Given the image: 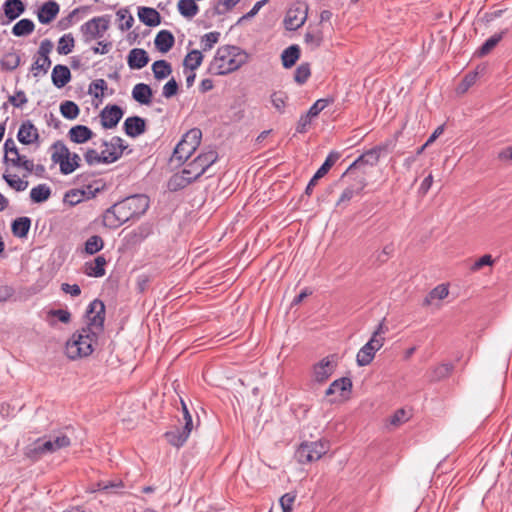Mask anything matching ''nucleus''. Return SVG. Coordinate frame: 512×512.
I'll return each instance as SVG.
<instances>
[{"mask_svg":"<svg viewBox=\"0 0 512 512\" xmlns=\"http://www.w3.org/2000/svg\"><path fill=\"white\" fill-rule=\"evenodd\" d=\"M51 79L57 88H62L71 80V72L67 66L57 64L52 70Z\"/></svg>","mask_w":512,"mask_h":512,"instance_id":"a878e982","label":"nucleus"},{"mask_svg":"<svg viewBox=\"0 0 512 512\" xmlns=\"http://www.w3.org/2000/svg\"><path fill=\"white\" fill-rule=\"evenodd\" d=\"M105 306L94 300L87 310V325L73 333L66 343L65 352L69 359L76 360L90 356L99 336L103 333Z\"/></svg>","mask_w":512,"mask_h":512,"instance_id":"f257e3e1","label":"nucleus"},{"mask_svg":"<svg viewBox=\"0 0 512 512\" xmlns=\"http://www.w3.org/2000/svg\"><path fill=\"white\" fill-rule=\"evenodd\" d=\"M339 155L337 153H330L328 157L326 158L325 162L321 165V167L316 171L312 179L309 181L305 193L307 195H311L313 188L316 186L318 180L322 178L324 175L328 173L330 168L334 165V163L337 161Z\"/></svg>","mask_w":512,"mask_h":512,"instance_id":"f3484780","label":"nucleus"},{"mask_svg":"<svg viewBox=\"0 0 512 512\" xmlns=\"http://www.w3.org/2000/svg\"><path fill=\"white\" fill-rule=\"evenodd\" d=\"M365 185L366 184H365L364 180L362 179L358 183L356 188L355 187H347L346 189H344V191L342 192V194L339 197L337 205H339L343 202L350 201L355 194L359 193L360 191H362L364 189Z\"/></svg>","mask_w":512,"mask_h":512,"instance_id":"8fccbe9b","label":"nucleus"},{"mask_svg":"<svg viewBox=\"0 0 512 512\" xmlns=\"http://www.w3.org/2000/svg\"><path fill=\"white\" fill-rule=\"evenodd\" d=\"M248 54L233 45L220 46L210 63L209 70L215 75H226L238 70L248 61Z\"/></svg>","mask_w":512,"mask_h":512,"instance_id":"20e7f679","label":"nucleus"},{"mask_svg":"<svg viewBox=\"0 0 512 512\" xmlns=\"http://www.w3.org/2000/svg\"><path fill=\"white\" fill-rule=\"evenodd\" d=\"M178 91V84L174 79H170L164 86H163V96L166 98H171L174 96Z\"/></svg>","mask_w":512,"mask_h":512,"instance_id":"0e129e2a","label":"nucleus"},{"mask_svg":"<svg viewBox=\"0 0 512 512\" xmlns=\"http://www.w3.org/2000/svg\"><path fill=\"white\" fill-rule=\"evenodd\" d=\"M8 19L14 20L24 11V4L21 0H7L4 7Z\"/></svg>","mask_w":512,"mask_h":512,"instance_id":"f704fd0d","label":"nucleus"},{"mask_svg":"<svg viewBox=\"0 0 512 512\" xmlns=\"http://www.w3.org/2000/svg\"><path fill=\"white\" fill-rule=\"evenodd\" d=\"M478 77L477 72L468 73L463 80L459 83L456 88V92L458 94H464L468 91V89L476 83Z\"/></svg>","mask_w":512,"mask_h":512,"instance_id":"603ef678","label":"nucleus"},{"mask_svg":"<svg viewBox=\"0 0 512 512\" xmlns=\"http://www.w3.org/2000/svg\"><path fill=\"white\" fill-rule=\"evenodd\" d=\"M493 264L494 260L492 256L490 254H485L474 262V264L470 267V270L472 272H477L484 266H492Z\"/></svg>","mask_w":512,"mask_h":512,"instance_id":"bf43d9fd","label":"nucleus"},{"mask_svg":"<svg viewBox=\"0 0 512 512\" xmlns=\"http://www.w3.org/2000/svg\"><path fill=\"white\" fill-rule=\"evenodd\" d=\"M329 450V443L325 440L302 443L297 451L296 458L299 463L306 464L319 460Z\"/></svg>","mask_w":512,"mask_h":512,"instance_id":"9d476101","label":"nucleus"},{"mask_svg":"<svg viewBox=\"0 0 512 512\" xmlns=\"http://www.w3.org/2000/svg\"><path fill=\"white\" fill-rule=\"evenodd\" d=\"M3 178L7 184L16 191H24L28 187V181L21 179L15 174L4 173Z\"/></svg>","mask_w":512,"mask_h":512,"instance_id":"49530a36","label":"nucleus"},{"mask_svg":"<svg viewBox=\"0 0 512 512\" xmlns=\"http://www.w3.org/2000/svg\"><path fill=\"white\" fill-rule=\"evenodd\" d=\"M5 161L11 163L14 167L22 168L26 171L24 177H27L34 170V163L25 155H21L17 147H12L5 155Z\"/></svg>","mask_w":512,"mask_h":512,"instance_id":"4468645a","label":"nucleus"},{"mask_svg":"<svg viewBox=\"0 0 512 512\" xmlns=\"http://www.w3.org/2000/svg\"><path fill=\"white\" fill-rule=\"evenodd\" d=\"M329 104L327 99H318L308 110V114L311 118L316 117L322 110H324Z\"/></svg>","mask_w":512,"mask_h":512,"instance_id":"680f3d73","label":"nucleus"},{"mask_svg":"<svg viewBox=\"0 0 512 512\" xmlns=\"http://www.w3.org/2000/svg\"><path fill=\"white\" fill-rule=\"evenodd\" d=\"M287 100H288L287 94L282 91L274 92L271 95V102H272L273 106L275 107V109H277L281 113L284 111Z\"/></svg>","mask_w":512,"mask_h":512,"instance_id":"4d7b16f0","label":"nucleus"},{"mask_svg":"<svg viewBox=\"0 0 512 512\" xmlns=\"http://www.w3.org/2000/svg\"><path fill=\"white\" fill-rule=\"evenodd\" d=\"M75 46V40L71 33L64 34L59 40L57 45V52L60 55H68L71 53Z\"/></svg>","mask_w":512,"mask_h":512,"instance_id":"a19ab883","label":"nucleus"},{"mask_svg":"<svg viewBox=\"0 0 512 512\" xmlns=\"http://www.w3.org/2000/svg\"><path fill=\"white\" fill-rule=\"evenodd\" d=\"M110 19L109 16H98L90 19L81 26V32L85 41L102 38L106 31L109 29Z\"/></svg>","mask_w":512,"mask_h":512,"instance_id":"f8f14e48","label":"nucleus"},{"mask_svg":"<svg viewBox=\"0 0 512 512\" xmlns=\"http://www.w3.org/2000/svg\"><path fill=\"white\" fill-rule=\"evenodd\" d=\"M101 125L106 129L114 128L123 116V110L117 105L106 106L100 112Z\"/></svg>","mask_w":512,"mask_h":512,"instance_id":"2eb2a0df","label":"nucleus"},{"mask_svg":"<svg viewBox=\"0 0 512 512\" xmlns=\"http://www.w3.org/2000/svg\"><path fill=\"white\" fill-rule=\"evenodd\" d=\"M178 11L186 18H193L199 12V7L195 0H179Z\"/></svg>","mask_w":512,"mask_h":512,"instance_id":"c9c22d12","label":"nucleus"},{"mask_svg":"<svg viewBox=\"0 0 512 512\" xmlns=\"http://www.w3.org/2000/svg\"><path fill=\"white\" fill-rule=\"evenodd\" d=\"M21 58L16 52H7L1 59V68L3 70L12 71L20 65Z\"/></svg>","mask_w":512,"mask_h":512,"instance_id":"79ce46f5","label":"nucleus"},{"mask_svg":"<svg viewBox=\"0 0 512 512\" xmlns=\"http://www.w3.org/2000/svg\"><path fill=\"white\" fill-rule=\"evenodd\" d=\"M132 98L141 105H150L152 103L153 91L145 83H138L132 89Z\"/></svg>","mask_w":512,"mask_h":512,"instance_id":"5701e85b","label":"nucleus"},{"mask_svg":"<svg viewBox=\"0 0 512 512\" xmlns=\"http://www.w3.org/2000/svg\"><path fill=\"white\" fill-rule=\"evenodd\" d=\"M149 207V198L137 194L114 204L107 209L102 217L103 225L109 229H116L132 218L143 215Z\"/></svg>","mask_w":512,"mask_h":512,"instance_id":"f03ea898","label":"nucleus"},{"mask_svg":"<svg viewBox=\"0 0 512 512\" xmlns=\"http://www.w3.org/2000/svg\"><path fill=\"white\" fill-rule=\"evenodd\" d=\"M106 89V81L104 79H96L89 85V94L94 98L101 99Z\"/></svg>","mask_w":512,"mask_h":512,"instance_id":"3c124183","label":"nucleus"},{"mask_svg":"<svg viewBox=\"0 0 512 512\" xmlns=\"http://www.w3.org/2000/svg\"><path fill=\"white\" fill-rule=\"evenodd\" d=\"M60 112L64 118L74 120L78 117L80 109L75 102L67 100L61 103Z\"/></svg>","mask_w":512,"mask_h":512,"instance_id":"c03bdc74","label":"nucleus"},{"mask_svg":"<svg viewBox=\"0 0 512 512\" xmlns=\"http://www.w3.org/2000/svg\"><path fill=\"white\" fill-rule=\"evenodd\" d=\"M59 13V5L55 1L44 3L38 11V20L42 24H49Z\"/></svg>","mask_w":512,"mask_h":512,"instance_id":"393cba45","label":"nucleus"},{"mask_svg":"<svg viewBox=\"0 0 512 512\" xmlns=\"http://www.w3.org/2000/svg\"><path fill=\"white\" fill-rule=\"evenodd\" d=\"M352 389V381L350 378L343 377L340 379H337L333 381L328 389L326 390L325 394L326 396L339 394L340 396H343L345 392H350Z\"/></svg>","mask_w":512,"mask_h":512,"instance_id":"c756f323","label":"nucleus"},{"mask_svg":"<svg viewBox=\"0 0 512 512\" xmlns=\"http://www.w3.org/2000/svg\"><path fill=\"white\" fill-rule=\"evenodd\" d=\"M106 264L107 261L105 257L99 255L94 260L85 263L84 273L89 277H103L106 273Z\"/></svg>","mask_w":512,"mask_h":512,"instance_id":"412c9836","label":"nucleus"},{"mask_svg":"<svg viewBox=\"0 0 512 512\" xmlns=\"http://www.w3.org/2000/svg\"><path fill=\"white\" fill-rule=\"evenodd\" d=\"M218 154L209 150L198 155L193 161L187 163L180 174L173 176L172 181L177 185L185 186L199 178L212 164L216 162Z\"/></svg>","mask_w":512,"mask_h":512,"instance_id":"39448f33","label":"nucleus"},{"mask_svg":"<svg viewBox=\"0 0 512 512\" xmlns=\"http://www.w3.org/2000/svg\"><path fill=\"white\" fill-rule=\"evenodd\" d=\"M300 57V49L297 45L286 48L281 55L282 64L285 68H291Z\"/></svg>","mask_w":512,"mask_h":512,"instance_id":"473e14b6","label":"nucleus"},{"mask_svg":"<svg viewBox=\"0 0 512 512\" xmlns=\"http://www.w3.org/2000/svg\"><path fill=\"white\" fill-rule=\"evenodd\" d=\"M175 38L168 30H161L157 33L154 44L156 49L161 53H167L174 45Z\"/></svg>","mask_w":512,"mask_h":512,"instance_id":"cd10ccee","label":"nucleus"},{"mask_svg":"<svg viewBox=\"0 0 512 512\" xmlns=\"http://www.w3.org/2000/svg\"><path fill=\"white\" fill-rule=\"evenodd\" d=\"M379 148L371 149L361 156H359L347 169L345 174L352 173L353 170L359 168L362 165H375L379 160Z\"/></svg>","mask_w":512,"mask_h":512,"instance_id":"4be33fe9","label":"nucleus"},{"mask_svg":"<svg viewBox=\"0 0 512 512\" xmlns=\"http://www.w3.org/2000/svg\"><path fill=\"white\" fill-rule=\"evenodd\" d=\"M104 246L103 239L98 235H93L89 237L85 243V251L86 253L93 255L100 251Z\"/></svg>","mask_w":512,"mask_h":512,"instance_id":"09e8293b","label":"nucleus"},{"mask_svg":"<svg viewBox=\"0 0 512 512\" xmlns=\"http://www.w3.org/2000/svg\"><path fill=\"white\" fill-rule=\"evenodd\" d=\"M452 365L448 363H441L435 365L429 370V379L431 381H440L447 378L452 372Z\"/></svg>","mask_w":512,"mask_h":512,"instance_id":"2f4dec72","label":"nucleus"},{"mask_svg":"<svg viewBox=\"0 0 512 512\" xmlns=\"http://www.w3.org/2000/svg\"><path fill=\"white\" fill-rule=\"evenodd\" d=\"M104 186L102 180H94L81 189L69 190L64 196V201L70 205H77L86 199L95 197L98 192L104 189Z\"/></svg>","mask_w":512,"mask_h":512,"instance_id":"9b49d317","label":"nucleus"},{"mask_svg":"<svg viewBox=\"0 0 512 512\" xmlns=\"http://www.w3.org/2000/svg\"><path fill=\"white\" fill-rule=\"evenodd\" d=\"M311 76V69L308 63H303L299 65L295 71L294 80L302 85L304 84L309 77Z\"/></svg>","mask_w":512,"mask_h":512,"instance_id":"864d4df0","label":"nucleus"},{"mask_svg":"<svg viewBox=\"0 0 512 512\" xmlns=\"http://www.w3.org/2000/svg\"><path fill=\"white\" fill-rule=\"evenodd\" d=\"M387 332L388 327L385 324L384 318L372 333L369 341L358 351L356 355V362L358 366H367L373 361L376 352L379 351L385 343V334Z\"/></svg>","mask_w":512,"mask_h":512,"instance_id":"423d86ee","label":"nucleus"},{"mask_svg":"<svg viewBox=\"0 0 512 512\" xmlns=\"http://www.w3.org/2000/svg\"><path fill=\"white\" fill-rule=\"evenodd\" d=\"M118 28L121 31L129 30L134 24V18L128 9L122 8L116 12Z\"/></svg>","mask_w":512,"mask_h":512,"instance_id":"e433bc0d","label":"nucleus"},{"mask_svg":"<svg viewBox=\"0 0 512 512\" xmlns=\"http://www.w3.org/2000/svg\"><path fill=\"white\" fill-rule=\"evenodd\" d=\"M184 421H185V425L181 432L169 431L165 434L167 441L173 446H176V447L182 446L186 442V440L188 439V437L192 431V428H193L192 417L188 416L187 420H184Z\"/></svg>","mask_w":512,"mask_h":512,"instance_id":"dca6fc26","label":"nucleus"},{"mask_svg":"<svg viewBox=\"0 0 512 512\" xmlns=\"http://www.w3.org/2000/svg\"><path fill=\"white\" fill-rule=\"evenodd\" d=\"M71 441L65 434L56 435L53 439L46 441L37 440L32 446L26 449V456L38 460L42 456L54 453L62 448L70 446Z\"/></svg>","mask_w":512,"mask_h":512,"instance_id":"6e6552de","label":"nucleus"},{"mask_svg":"<svg viewBox=\"0 0 512 512\" xmlns=\"http://www.w3.org/2000/svg\"><path fill=\"white\" fill-rule=\"evenodd\" d=\"M337 363L334 356H327L313 366V380L318 383L326 382L334 373Z\"/></svg>","mask_w":512,"mask_h":512,"instance_id":"ddd939ff","label":"nucleus"},{"mask_svg":"<svg viewBox=\"0 0 512 512\" xmlns=\"http://www.w3.org/2000/svg\"><path fill=\"white\" fill-rule=\"evenodd\" d=\"M128 65L131 69H141L149 62V57L144 49L134 48L128 54Z\"/></svg>","mask_w":512,"mask_h":512,"instance_id":"bb28decb","label":"nucleus"},{"mask_svg":"<svg viewBox=\"0 0 512 512\" xmlns=\"http://www.w3.org/2000/svg\"><path fill=\"white\" fill-rule=\"evenodd\" d=\"M152 71L156 79L162 80L171 74L172 68L167 61L158 60L152 64Z\"/></svg>","mask_w":512,"mask_h":512,"instance_id":"ea45409f","label":"nucleus"},{"mask_svg":"<svg viewBox=\"0 0 512 512\" xmlns=\"http://www.w3.org/2000/svg\"><path fill=\"white\" fill-rule=\"evenodd\" d=\"M93 136V131L85 125L73 126L68 132L69 139L77 144L86 143L91 140Z\"/></svg>","mask_w":512,"mask_h":512,"instance_id":"b1692460","label":"nucleus"},{"mask_svg":"<svg viewBox=\"0 0 512 512\" xmlns=\"http://www.w3.org/2000/svg\"><path fill=\"white\" fill-rule=\"evenodd\" d=\"M449 294V288L446 284L437 285L433 288L424 300V304L429 306L432 305L435 300H443Z\"/></svg>","mask_w":512,"mask_h":512,"instance_id":"72a5a7b5","label":"nucleus"},{"mask_svg":"<svg viewBox=\"0 0 512 512\" xmlns=\"http://www.w3.org/2000/svg\"><path fill=\"white\" fill-rule=\"evenodd\" d=\"M9 101L13 106L21 107L27 103V97L23 91H19L14 96L10 97Z\"/></svg>","mask_w":512,"mask_h":512,"instance_id":"338daca9","label":"nucleus"},{"mask_svg":"<svg viewBox=\"0 0 512 512\" xmlns=\"http://www.w3.org/2000/svg\"><path fill=\"white\" fill-rule=\"evenodd\" d=\"M51 190L46 184H39L30 191L31 200L35 203H41L49 199Z\"/></svg>","mask_w":512,"mask_h":512,"instance_id":"4c0bfd02","label":"nucleus"},{"mask_svg":"<svg viewBox=\"0 0 512 512\" xmlns=\"http://www.w3.org/2000/svg\"><path fill=\"white\" fill-rule=\"evenodd\" d=\"M409 419V415L406 410L398 409L396 410L388 419L390 426L397 428L400 425L407 422Z\"/></svg>","mask_w":512,"mask_h":512,"instance_id":"5fc2aeb1","label":"nucleus"},{"mask_svg":"<svg viewBox=\"0 0 512 512\" xmlns=\"http://www.w3.org/2000/svg\"><path fill=\"white\" fill-rule=\"evenodd\" d=\"M296 497L297 495L295 492H288L280 498L279 502L283 512H293V505Z\"/></svg>","mask_w":512,"mask_h":512,"instance_id":"13d9d810","label":"nucleus"},{"mask_svg":"<svg viewBox=\"0 0 512 512\" xmlns=\"http://www.w3.org/2000/svg\"><path fill=\"white\" fill-rule=\"evenodd\" d=\"M498 159L504 163L512 164V146L502 149L498 154Z\"/></svg>","mask_w":512,"mask_h":512,"instance_id":"774afa93","label":"nucleus"},{"mask_svg":"<svg viewBox=\"0 0 512 512\" xmlns=\"http://www.w3.org/2000/svg\"><path fill=\"white\" fill-rule=\"evenodd\" d=\"M150 234V229L147 227H138L137 229L133 230L130 234L131 239L133 242H140L144 240L148 235Z\"/></svg>","mask_w":512,"mask_h":512,"instance_id":"69168bd1","label":"nucleus"},{"mask_svg":"<svg viewBox=\"0 0 512 512\" xmlns=\"http://www.w3.org/2000/svg\"><path fill=\"white\" fill-rule=\"evenodd\" d=\"M202 61V52L200 50H192L186 55L183 64L186 68L193 71L201 65Z\"/></svg>","mask_w":512,"mask_h":512,"instance_id":"a18cd8bd","label":"nucleus"},{"mask_svg":"<svg viewBox=\"0 0 512 512\" xmlns=\"http://www.w3.org/2000/svg\"><path fill=\"white\" fill-rule=\"evenodd\" d=\"M127 148L128 145L122 138L113 136L100 143L93 142L92 147L86 148L83 157L89 166L112 164L122 157Z\"/></svg>","mask_w":512,"mask_h":512,"instance_id":"7ed1b4c3","label":"nucleus"},{"mask_svg":"<svg viewBox=\"0 0 512 512\" xmlns=\"http://www.w3.org/2000/svg\"><path fill=\"white\" fill-rule=\"evenodd\" d=\"M322 42V35L318 30L308 31L305 34V43L313 47H318Z\"/></svg>","mask_w":512,"mask_h":512,"instance_id":"052dcab7","label":"nucleus"},{"mask_svg":"<svg viewBox=\"0 0 512 512\" xmlns=\"http://www.w3.org/2000/svg\"><path fill=\"white\" fill-rule=\"evenodd\" d=\"M17 138L22 144H34L39 139L38 129L30 121H25L19 128Z\"/></svg>","mask_w":512,"mask_h":512,"instance_id":"6ab92c4d","label":"nucleus"},{"mask_svg":"<svg viewBox=\"0 0 512 512\" xmlns=\"http://www.w3.org/2000/svg\"><path fill=\"white\" fill-rule=\"evenodd\" d=\"M51 64V59H45L41 57L35 58L31 66L33 77L38 78L42 75H45L48 72Z\"/></svg>","mask_w":512,"mask_h":512,"instance_id":"58836bf2","label":"nucleus"},{"mask_svg":"<svg viewBox=\"0 0 512 512\" xmlns=\"http://www.w3.org/2000/svg\"><path fill=\"white\" fill-rule=\"evenodd\" d=\"M306 20V11L301 7L290 8L285 16L284 23L288 30L300 28Z\"/></svg>","mask_w":512,"mask_h":512,"instance_id":"a211bd4d","label":"nucleus"},{"mask_svg":"<svg viewBox=\"0 0 512 512\" xmlns=\"http://www.w3.org/2000/svg\"><path fill=\"white\" fill-rule=\"evenodd\" d=\"M201 135L202 134L199 129L189 130L175 147L173 160L180 162L187 161L199 146Z\"/></svg>","mask_w":512,"mask_h":512,"instance_id":"1a4fd4ad","label":"nucleus"},{"mask_svg":"<svg viewBox=\"0 0 512 512\" xmlns=\"http://www.w3.org/2000/svg\"><path fill=\"white\" fill-rule=\"evenodd\" d=\"M125 133L130 137H138L146 131V122L139 116L128 117L123 125Z\"/></svg>","mask_w":512,"mask_h":512,"instance_id":"aec40b11","label":"nucleus"},{"mask_svg":"<svg viewBox=\"0 0 512 512\" xmlns=\"http://www.w3.org/2000/svg\"><path fill=\"white\" fill-rule=\"evenodd\" d=\"M502 39L501 34H496L487 39L484 44L480 47L478 54L480 56H485L500 42Z\"/></svg>","mask_w":512,"mask_h":512,"instance_id":"6e6d98bb","label":"nucleus"},{"mask_svg":"<svg viewBox=\"0 0 512 512\" xmlns=\"http://www.w3.org/2000/svg\"><path fill=\"white\" fill-rule=\"evenodd\" d=\"M220 33L217 31L209 32L203 35L200 39V46L202 51H209L219 41Z\"/></svg>","mask_w":512,"mask_h":512,"instance_id":"de8ad7c7","label":"nucleus"},{"mask_svg":"<svg viewBox=\"0 0 512 512\" xmlns=\"http://www.w3.org/2000/svg\"><path fill=\"white\" fill-rule=\"evenodd\" d=\"M51 150V160L59 165L62 174H71L80 167L82 161L80 155L71 152L63 142L54 143Z\"/></svg>","mask_w":512,"mask_h":512,"instance_id":"0eeeda50","label":"nucleus"},{"mask_svg":"<svg viewBox=\"0 0 512 512\" xmlns=\"http://www.w3.org/2000/svg\"><path fill=\"white\" fill-rule=\"evenodd\" d=\"M30 227L31 220L29 217H19L13 221L11 230L15 237L24 238L27 236Z\"/></svg>","mask_w":512,"mask_h":512,"instance_id":"7c9ffc66","label":"nucleus"},{"mask_svg":"<svg viewBox=\"0 0 512 512\" xmlns=\"http://www.w3.org/2000/svg\"><path fill=\"white\" fill-rule=\"evenodd\" d=\"M53 49V43L49 39H44L38 49V57L50 59L49 54Z\"/></svg>","mask_w":512,"mask_h":512,"instance_id":"e2e57ef3","label":"nucleus"},{"mask_svg":"<svg viewBox=\"0 0 512 512\" xmlns=\"http://www.w3.org/2000/svg\"><path fill=\"white\" fill-rule=\"evenodd\" d=\"M139 20L147 26H157L161 22V16L159 12L150 7H140L138 9Z\"/></svg>","mask_w":512,"mask_h":512,"instance_id":"c85d7f7f","label":"nucleus"},{"mask_svg":"<svg viewBox=\"0 0 512 512\" xmlns=\"http://www.w3.org/2000/svg\"><path fill=\"white\" fill-rule=\"evenodd\" d=\"M35 25L30 19H21L12 28L15 36H26L34 31Z\"/></svg>","mask_w":512,"mask_h":512,"instance_id":"37998d69","label":"nucleus"}]
</instances>
